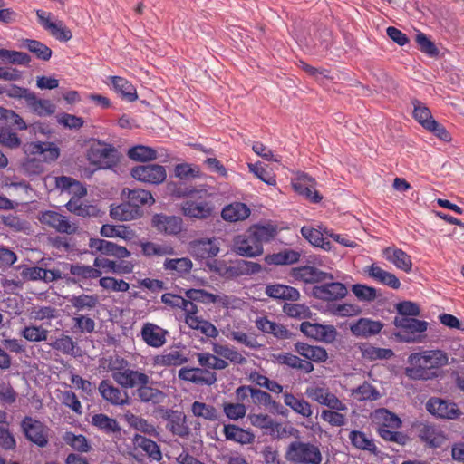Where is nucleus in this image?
Segmentation results:
<instances>
[{
  "label": "nucleus",
  "mask_w": 464,
  "mask_h": 464,
  "mask_svg": "<svg viewBox=\"0 0 464 464\" xmlns=\"http://www.w3.org/2000/svg\"><path fill=\"white\" fill-rule=\"evenodd\" d=\"M283 397L285 404L290 407L295 412L304 418H310L313 415L312 406L304 399H298L289 392H285Z\"/></svg>",
  "instance_id": "obj_46"
},
{
  "label": "nucleus",
  "mask_w": 464,
  "mask_h": 464,
  "mask_svg": "<svg viewBox=\"0 0 464 464\" xmlns=\"http://www.w3.org/2000/svg\"><path fill=\"white\" fill-rule=\"evenodd\" d=\"M315 180L305 173L298 174L292 181L295 191L314 203H317L322 199V197L315 189Z\"/></svg>",
  "instance_id": "obj_19"
},
{
  "label": "nucleus",
  "mask_w": 464,
  "mask_h": 464,
  "mask_svg": "<svg viewBox=\"0 0 464 464\" xmlns=\"http://www.w3.org/2000/svg\"><path fill=\"white\" fill-rule=\"evenodd\" d=\"M212 351L222 359L234 364L242 365L246 362V358L234 347L216 343H213Z\"/></svg>",
  "instance_id": "obj_41"
},
{
  "label": "nucleus",
  "mask_w": 464,
  "mask_h": 464,
  "mask_svg": "<svg viewBox=\"0 0 464 464\" xmlns=\"http://www.w3.org/2000/svg\"><path fill=\"white\" fill-rule=\"evenodd\" d=\"M30 110L38 116H50L55 112V105L49 100L39 99L32 92L26 102Z\"/></svg>",
  "instance_id": "obj_43"
},
{
  "label": "nucleus",
  "mask_w": 464,
  "mask_h": 464,
  "mask_svg": "<svg viewBox=\"0 0 464 464\" xmlns=\"http://www.w3.org/2000/svg\"><path fill=\"white\" fill-rule=\"evenodd\" d=\"M285 459L295 464H321L323 457L318 446L300 440L292 441L286 449Z\"/></svg>",
  "instance_id": "obj_3"
},
{
  "label": "nucleus",
  "mask_w": 464,
  "mask_h": 464,
  "mask_svg": "<svg viewBox=\"0 0 464 464\" xmlns=\"http://www.w3.org/2000/svg\"><path fill=\"white\" fill-rule=\"evenodd\" d=\"M98 389L102 397L113 405H124L128 403V394L111 384L109 381H102Z\"/></svg>",
  "instance_id": "obj_32"
},
{
  "label": "nucleus",
  "mask_w": 464,
  "mask_h": 464,
  "mask_svg": "<svg viewBox=\"0 0 464 464\" xmlns=\"http://www.w3.org/2000/svg\"><path fill=\"white\" fill-rule=\"evenodd\" d=\"M223 431L227 440L241 444L251 443L255 438L251 432L232 424L225 425Z\"/></svg>",
  "instance_id": "obj_47"
},
{
  "label": "nucleus",
  "mask_w": 464,
  "mask_h": 464,
  "mask_svg": "<svg viewBox=\"0 0 464 464\" xmlns=\"http://www.w3.org/2000/svg\"><path fill=\"white\" fill-rule=\"evenodd\" d=\"M191 412L195 417L209 421H217L219 419V413L213 405L198 401L192 403Z\"/></svg>",
  "instance_id": "obj_52"
},
{
  "label": "nucleus",
  "mask_w": 464,
  "mask_h": 464,
  "mask_svg": "<svg viewBox=\"0 0 464 464\" xmlns=\"http://www.w3.org/2000/svg\"><path fill=\"white\" fill-rule=\"evenodd\" d=\"M189 255L197 260L213 258L219 253V245L216 238H202L188 244Z\"/></svg>",
  "instance_id": "obj_15"
},
{
  "label": "nucleus",
  "mask_w": 464,
  "mask_h": 464,
  "mask_svg": "<svg viewBox=\"0 0 464 464\" xmlns=\"http://www.w3.org/2000/svg\"><path fill=\"white\" fill-rule=\"evenodd\" d=\"M302 236L307 239L313 246L321 247L324 250H330L332 244L324 234V230L322 232L319 229L304 226L301 228Z\"/></svg>",
  "instance_id": "obj_40"
},
{
  "label": "nucleus",
  "mask_w": 464,
  "mask_h": 464,
  "mask_svg": "<svg viewBox=\"0 0 464 464\" xmlns=\"http://www.w3.org/2000/svg\"><path fill=\"white\" fill-rule=\"evenodd\" d=\"M36 15L39 24L56 40L67 42L72 39V31L64 25L63 21L54 18L51 13L37 10Z\"/></svg>",
  "instance_id": "obj_8"
},
{
  "label": "nucleus",
  "mask_w": 464,
  "mask_h": 464,
  "mask_svg": "<svg viewBox=\"0 0 464 464\" xmlns=\"http://www.w3.org/2000/svg\"><path fill=\"white\" fill-rule=\"evenodd\" d=\"M22 430L27 440L44 448L48 444V428L41 421L25 417L21 423Z\"/></svg>",
  "instance_id": "obj_14"
},
{
  "label": "nucleus",
  "mask_w": 464,
  "mask_h": 464,
  "mask_svg": "<svg viewBox=\"0 0 464 464\" xmlns=\"http://www.w3.org/2000/svg\"><path fill=\"white\" fill-rule=\"evenodd\" d=\"M69 301L72 307L80 312L94 309L99 304V297L96 295L82 294L80 295H72Z\"/></svg>",
  "instance_id": "obj_57"
},
{
  "label": "nucleus",
  "mask_w": 464,
  "mask_h": 464,
  "mask_svg": "<svg viewBox=\"0 0 464 464\" xmlns=\"http://www.w3.org/2000/svg\"><path fill=\"white\" fill-rule=\"evenodd\" d=\"M167 420L166 428L174 435L180 438H187L189 433V427L187 424L186 415L180 411L169 410L164 415Z\"/></svg>",
  "instance_id": "obj_20"
},
{
  "label": "nucleus",
  "mask_w": 464,
  "mask_h": 464,
  "mask_svg": "<svg viewBox=\"0 0 464 464\" xmlns=\"http://www.w3.org/2000/svg\"><path fill=\"white\" fill-rule=\"evenodd\" d=\"M384 258L393 264L398 269L409 273L412 269V261L410 255L401 248L388 246L382 250Z\"/></svg>",
  "instance_id": "obj_24"
},
{
  "label": "nucleus",
  "mask_w": 464,
  "mask_h": 464,
  "mask_svg": "<svg viewBox=\"0 0 464 464\" xmlns=\"http://www.w3.org/2000/svg\"><path fill=\"white\" fill-rule=\"evenodd\" d=\"M38 220L44 227H49L62 234H74L78 227L63 214L54 210H45L38 214Z\"/></svg>",
  "instance_id": "obj_7"
},
{
  "label": "nucleus",
  "mask_w": 464,
  "mask_h": 464,
  "mask_svg": "<svg viewBox=\"0 0 464 464\" xmlns=\"http://www.w3.org/2000/svg\"><path fill=\"white\" fill-rule=\"evenodd\" d=\"M185 296L192 301L203 304H216L218 307L229 308L233 305L234 298L225 294L215 295L200 288H190L186 290Z\"/></svg>",
  "instance_id": "obj_12"
},
{
  "label": "nucleus",
  "mask_w": 464,
  "mask_h": 464,
  "mask_svg": "<svg viewBox=\"0 0 464 464\" xmlns=\"http://www.w3.org/2000/svg\"><path fill=\"white\" fill-rule=\"evenodd\" d=\"M383 328V324L370 318H360L350 324L353 335L359 338H368L378 334Z\"/></svg>",
  "instance_id": "obj_22"
},
{
  "label": "nucleus",
  "mask_w": 464,
  "mask_h": 464,
  "mask_svg": "<svg viewBox=\"0 0 464 464\" xmlns=\"http://www.w3.org/2000/svg\"><path fill=\"white\" fill-rule=\"evenodd\" d=\"M141 252L146 256H171L175 253L173 246L168 244H156L150 241H140Z\"/></svg>",
  "instance_id": "obj_48"
},
{
  "label": "nucleus",
  "mask_w": 464,
  "mask_h": 464,
  "mask_svg": "<svg viewBox=\"0 0 464 464\" xmlns=\"http://www.w3.org/2000/svg\"><path fill=\"white\" fill-rule=\"evenodd\" d=\"M154 227L160 232L169 235H177L181 231L182 220L177 217L156 215L153 218Z\"/></svg>",
  "instance_id": "obj_34"
},
{
  "label": "nucleus",
  "mask_w": 464,
  "mask_h": 464,
  "mask_svg": "<svg viewBox=\"0 0 464 464\" xmlns=\"http://www.w3.org/2000/svg\"><path fill=\"white\" fill-rule=\"evenodd\" d=\"M137 395L142 402L159 403L164 398L161 391L150 386L149 383L140 384L137 388Z\"/></svg>",
  "instance_id": "obj_59"
},
{
  "label": "nucleus",
  "mask_w": 464,
  "mask_h": 464,
  "mask_svg": "<svg viewBox=\"0 0 464 464\" xmlns=\"http://www.w3.org/2000/svg\"><path fill=\"white\" fill-rule=\"evenodd\" d=\"M142 214L140 208L131 205L128 200L118 206L112 207L110 211L111 217L115 220L128 221L140 218Z\"/></svg>",
  "instance_id": "obj_38"
},
{
  "label": "nucleus",
  "mask_w": 464,
  "mask_h": 464,
  "mask_svg": "<svg viewBox=\"0 0 464 464\" xmlns=\"http://www.w3.org/2000/svg\"><path fill=\"white\" fill-rule=\"evenodd\" d=\"M0 59L3 62L17 65H25L31 61L27 53L7 49H0Z\"/></svg>",
  "instance_id": "obj_63"
},
{
  "label": "nucleus",
  "mask_w": 464,
  "mask_h": 464,
  "mask_svg": "<svg viewBox=\"0 0 464 464\" xmlns=\"http://www.w3.org/2000/svg\"><path fill=\"white\" fill-rule=\"evenodd\" d=\"M426 408L430 413L440 418L455 419L459 416L457 405L440 398H430L426 404Z\"/></svg>",
  "instance_id": "obj_23"
},
{
  "label": "nucleus",
  "mask_w": 464,
  "mask_h": 464,
  "mask_svg": "<svg viewBox=\"0 0 464 464\" xmlns=\"http://www.w3.org/2000/svg\"><path fill=\"white\" fill-rule=\"evenodd\" d=\"M300 253L292 249H285L284 251L270 254L266 256L265 262L267 265L284 266L295 264L300 259Z\"/></svg>",
  "instance_id": "obj_42"
},
{
  "label": "nucleus",
  "mask_w": 464,
  "mask_h": 464,
  "mask_svg": "<svg viewBox=\"0 0 464 464\" xmlns=\"http://www.w3.org/2000/svg\"><path fill=\"white\" fill-rule=\"evenodd\" d=\"M349 440L352 445L361 450L369 451L372 454L378 453V449L374 440L369 438L364 432L360 430H352L349 433Z\"/></svg>",
  "instance_id": "obj_45"
},
{
  "label": "nucleus",
  "mask_w": 464,
  "mask_h": 464,
  "mask_svg": "<svg viewBox=\"0 0 464 464\" xmlns=\"http://www.w3.org/2000/svg\"><path fill=\"white\" fill-rule=\"evenodd\" d=\"M249 231L253 233L256 241L263 246L276 238L279 232L278 226L271 221L258 223L251 226Z\"/></svg>",
  "instance_id": "obj_28"
},
{
  "label": "nucleus",
  "mask_w": 464,
  "mask_h": 464,
  "mask_svg": "<svg viewBox=\"0 0 464 464\" xmlns=\"http://www.w3.org/2000/svg\"><path fill=\"white\" fill-rule=\"evenodd\" d=\"M328 312L337 317H353L359 315L362 313V309L357 304L344 303L330 305Z\"/></svg>",
  "instance_id": "obj_61"
},
{
  "label": "nucleus",
  "mask_w": 464,
  "mask_h": 464,
  "mask_svg": "<svg viewBox=\"0 0 464 464\" xmlns=\"http://www.w3.org/2000/svg\"><path fill=\"white\" fill-rule=\"evenodd\" d=\"M91 423L92 426L107 434L114 433L121 430L115 419L110 418L103 413L94 414L92 417Z\"/></svg>",
  "instance_id": "obj_53"
},
{
  "label": "nucleus",
  "mask_w": 464,
  "mask_h": 464,
  "mask_svg": "<svg viewBox=\"0 0 464 464\" xmlns=\"http://www.w3.org/2000/svg\"><path fill=\"white\" fill-rule=\"evenodd\" d=\"M373 416L378 427L399 429L401 426V419L386 409L376 410Z\"/></svg>",
  "instance_id": "obj_49"
},
{
  "label": "nucleus",
  "mask_w": 464,
  "mask_h": 464,
  "mask_svg": "<svg viewBox=\"0 0 464 464\" xmlns=\"http://www.w3.org/2000/svg\"><path fill=\"white\" fill-rule=\"evenodd\" d=\"M351 395L359 401H376L381 397L376 387L367 382L353 389Z\"/></svg>",
  "instance_id": "obj_56"
},
{
  "label": "nucleus",
  "mask_w": 464,
  "mask_h": 464,
  "mask_svg": "<svg viewBox=\"0 0 464 464\" xmlns=\"http://www.w3.org/2000/svg\"><path fill=\"white\" fill-rule=\"evenodd\" d=\"M366 272L370 277L379 284L392 289H399L401 286V282L394 274L382 269L375 264L367 266Z\"/></svg>",
  "instance_id": "obj_29"
},
{
  "label": "nucleus",
  "mask_w": 464,
  "mask_h": 464,
  "mask_svg": "<svg viewBox=\"0 0 464 464\" xmlns=\"http://www.w3.org/2000/svg\"><path fill=\"white\" fill-rule=\"evenodd\" d=\"M123 194L127 195V200L138 208L146 204L151 205L155 201L151 193L145 189H124Z\"/></svg>",
  "instance_id": "obj_54"
},
{
  "label": "nucleus",
  "mask_w": 464,
  "mask_h": 464,
  "mask_svg": "<svg viewBox=\"0 0 464 464\" xmlns=\"http://www.w3.org/2000/svg\"><path fill=\"white\" fill-rule=\"evenodd\" d=\"M413 118L424 128L427 129L430 121H434L430 109L420 101L413 100Z\"/></svg>",
  "instance_id": "obj_62"
},
{
  "label": "nucleus",
  "mask_w": 464,
  "mask_h": 464,
  "mask_svg": "<svg viewBox=\"0 0 464 464\" xmlns=\"http://www.w3.org/2000/svg\"><path fill=\"white\" fill-rule=\"evenodd\" d=\"M232 251L240 256L253 258L261 256L264 248L256 241L253 233L248 229L246 233L234 237Z\"/></svg>",
  "instance_id": "obj_10"
},
{
  "label": "nucleus",
  "mask_w": 464,
  "mask_h": 464,
  "mask_svg": "<svg viewBox=\"0 0 464 464\" xmlns=\"http://www.w3.org/2000/svg\"><path fill=\"white\" fill-rule=\"evenodd\" d=\"M295 351L311 362L321 363L328 359L327 351L318 345H310L306 343L297 342L295 343Z\"/></svg>",
  "instance_id": "obj_26"
},
{
  "label": "nucleus",
  "mask_w": 464,
  "mask_h": 464,
  "mask_svg": "<svg viewBox=\"0 0 464 464\" xmlns=\"http://www.w3.org/2000/svg\"><path fill=\"white\" fill-rule=\"evenodd\" d=\"M250 213L251 210L246 204L234 202L222 209L221 216L226 221L237 222L246 219L250 216Z\"/></svg>",
  "instance_id": "obj_36"
},
{
  "label": "nucleus",
  "mask_w": 464,
  "mask_h": 464,
  "mask_svg": "<svg viewBox=\"0 0 464 464\" xmlns=\"http://www.w3.org/2000/svg\"><path fill=\"white\" fill-rule=\"evenodd\" d=\"M69 266L71 275L74 276L72 279H67L68 281L77 283L90 279L99 278L102 271L95 267L94 266H86L82 264H65Z\"/></svg>",
  "instance_id": "obj_33"
},
{
  "label": "nucleus",
  "mask_w": 464,
  "mask_h": 464,
  "mask_svg": "<svg viewBox=\"0 0 464 464\" xmlns=\"http://www.w3.org/2000/svg\"><path fill=\"white\" fill-rule=\"evenodd\" d=\"M89 246L93 252H99L102 255L115 256L119 259L126 258L130 256V252L125 246H118L105 239L91 238Z\"/></svg>",
  "instance_id": "obj_21"
},
{
  "label": "nucleus",
  "mask_w": 464,
  "mask_h": 464,
  "mask_svg": "<svg viewBox=\"0 0 464 464\" xmlns=\"http://www.w3.org/2000/svg\"><path fill=\"white\" fill-rule=\"evenodd\" d=\"M283 311L289 317L296 319H309L313 315L311 309L303 304H285Z\"/></svg>",
  "instance_id": "obj_64"
},
{
  "label": "nucleus",
  "mask_w": 464,
  "mask_h": 464,
  "mask_svg": "<svg viewBox=\"0 0 464 464\" xmlns=\"http://www.w3.org/2000/svg\"><path fill=\"white\" fill-rule=\"evenodd\" d=\"M161 302L171 308H179L184 312L185 324L193 330L198 331L208 338H217L219 334L218 328L209 321L198 316V308L195 301L171 293L161 295Z\"/></svg>",
  "instance_id": "obj_2"
},
{
  "label": "nucleus",
  "mask_w": 464,
  "mask_h": 464,
  "mask_svg": "<svg viewBox=\"0 0 464 464\" xmlns=\"http://www.w3.org/2000/svg\"><path fill=\"white\" fill-rule=\"evenodd\" d=\"M300 330L305 336L325 343H333L338 335L336 328L332 324H322L308 321L301 324Z\"/></svg>",
  "instance_id": "obj_9"
},
{
  "label": "nucleus",
  "mask_w": 464,
  "mask_h": 464,
  "mask_svg": "<svg viewBox=\"0 0 464 464\" xmlns=\"http://www.w3.org/2000/svg\"><path fill=\"white\" fill-rule=\"evenodd\" d=\"M23 46L43 61H48L53 53L52 50L46 44L37 40L25 39L23 42Z\"/></svg>",
  "instance_id": "obj_60"
},
{
  "label": "nucleus",
  "mask_w": 464,
  "mask_h": 464,
  "mask_svg": "<svg viewBox=\"0 0 464 464\" xmlns=\"http://www.w3.org/2000/svg\"><path fill=\"white\" fill-rule=\"evenodd\" d=\"M87 160L97 169H111L117 165L119 157L117 150L111 145L94 141L87 150Z\"/></svg>",
  "instance_id": "obj_4"
},
{
  "label": "nucleus",
  "mask_w": 464,
  "mask_h": 464,
  "mask_svg": "<svg viewBox=\"0 0 464 464\" xmlns=\"http://www.w3.org/2000/svg\"><path fill=\"white\" fill-rule=\"evenodd\" d=\"M120 373L114 381L122 388L132 389L138 388L140 384L150 383V377L146 373L130 367Z\"/></svg>",
  "instance_id": "obj_27"
},
{
  "label": "nucleus",
  "mask_w": 464,
  "mask_h": 464,
  "mask_svg": "<svg viewBox=\"0 0 464 464\" xmlns=\"http://www.w3.org/2000/svg\"><path fill=\"white\" fill-rule=\"evenodd\" d=\"M110 82L114 90L121 94L123 99L129 102L137 100L138 95L136 89L129 81L120 76H111Z\"/></svg>",
  "instance_id": "obj_44"
},
{
  "label": "nucleus",
  "mask_w": 464,
  "mask_h": 464,
  "mask_svg": "<svg viewBox=\"0 0 464 464\" xmlns=\"http://www.w3.org/2000/svg\"><path fill=\"white\" fill-rule=\"evenodd\" d=\"M133 443L136 450H140L152 460L160 461L162 459L160 446L150 439L141 435H135Z\"/></svg>",
  "instance_id": "obj_39"
},
{
  "label": "nucleus",
  "mask_w": 464,
  "mask_h": 464,
  "mask_svg": "<svg viewBox=\"0 0 464 464\" xmlns=\"http://www.w3.org/2000/svg\"><path fill=\"white\" fill-rule=\"evenodd\" d=\"M305 395L313 401L332 410L348 411L343 402L324 382H314L305 389Z\"/></svg>",
  "instance_id": "obj_5"
},
{
  "label": "nucleus",
  "mask_w": 464,
  "mask_h": 464,
  "mask_svg": "<svg viewBox=\"0 0 464 464\" xmlns=\"http://www.w3.org/2000/svg\"><path fill=\"white\" fill-rule=\"evenodd\" d=\"M127 154L130 160L140 162L152 161L158 158V152L155 149L144 145L131 147Z\"/></svg>",
  "instance_id": "obj_51"
},
{
  "label": "nucleus",
  "mask_w": 464,
  "mask_h": 464,
  "mask_svg": "<svg viewBox=\"0 0 464 464\" xmlns=\"http://www.w3.org/2000/svg\"><path fill=\"white\" fill-rule=\"evenodd\" d=\"M168 332L152 323H146L141 329V338L150 347L159 348L165 344Z\"/></svg>",
  "instance_id": "obj_25"
},
{
  "label": "nucleus",
  "mask_w": 464,
  "mask_h": 464,
  "mask_svg": "<svg viewBox=\"0 0 464 464\" xmlns=\"http://www.w3.org/2000/svg\"><path fill=\"white\" fill-rule=\"evenodd\" d=\"M276 362L281 365H285L291 369L301 370L305 373L314 371V364L306 360H303L297 355L290 353H280L275 355Z\"/></svg>",
  "instance_id": "obj_31"
},
{
  "label": "nucleus",
  "mask_w": 464,
  "mask_h": 464,
  "mask_svg": "<svg viewBox=\"0 0 464 464\" xmlns=\"http://www.w3.org/2000/svg\"><path fill=\"white\" fill-rule=\"evenodd\" d=\"M130 174L134 179L152 185L161 184L167 177L165 167L158 164L136 166L131 169Z\"/></svg>",
  "instance_id": "obj_11"
},
{
  "label": "nucleus",
  "mask_w": 464,
  "mask_h": 464,
  "mask_svg": "<svg viewBox=\"0 0 464 464\" xmlns=\"http://www.w3.org/2000/svg\"><path fill=\"white\" fill-rule=\"evenodd\" d=\"M348 290L341 282H322L312 288V295L319 300L334 302L344 298Z\"/></svg>",
  "instance_id": "obj_13"
},
{
  "label": "nucleus",
  "mask_w": 464,
  "mask_h": 464,
  "mask_svg": "<svg viewBox=\"0 0 464 464\" xmlns=\"http://www.w3.org/2000/svg\"><path fill=\"white\" fill-rule=\"evenodd\" d=\"M178 376L180 380L190 382L197 385L210 386L217 382V375L214 372L203 368L179 369Z\"/></svg>",
  "instance_id": "obj_16"
},
{
  "label": "nucleus",
  "mask_w": 464,
  "mask_h": 464,
  "mask_svg": "<svg viewBox=\"0 0 464 464\" xmlns=\"http://www.w3.org/2000/svg\"><path fill=\"white\" fill-rule=\"evenodd\" d=\"M24 150L29 155H38L44 161L50 162L58 159L59 148L53 142L32 141L24 144Z\"/></svg>",
  "instance_id": "obj_18"
},
{
  "label": "nucleus",
  "mask_w": 464,
  "mask_h": 464,
  "mask_svg": "<svg viewBox=\"0 0 464 464\" xmlns=\"http://www.w3.org/2000/svg\"><path fill=\"white\" fill-rule=\"evenodd\" d=\"M197 358L200 366L205 368L224 370L228 366V362L216 353H199L197 354Z\"/></svg>",
  "instance_id": "obj_58"
},
{
  "label": "nucleus",
  "mask_w": 464,
  "mask_h": 464,
  "mask_svg": "<svg viewBox=\"0 0 464 464\" xmlns=\"http://www.w3.org/2000/svg\"><path fill=\"white\" fill-rule=\"evenodd\" d=\"M394 325L403 333L411 334L424 333L428 328L426 321L405 316H396L394 318Z\"/></svg>",
  "instance_id": "obj_37"
},
{
  "label": "nucleus",
  "mask_w": 464,
  "mask_h": 464,
  "mask_svg": "<svg viewBox=\"0 0 464 464\" xmlns=\"http://www.w3.org/2000/svg\"><path fill=\"white\" fill-rule=\"evenodd\" d=\"M265 294L270 298L285 301H297L300 298V293L296 288L283 284L267 285Z\"/></svg>",
  "instance_id": "obj_30"
},
{
  "label": "nucleus",
  "mask_w": 464,
  "mask_h": 464,
  "mask_svg": "<svg viewBox=\"0 0 464 464\" xmlns=\"http://www.w3.org/2000/svg\"><path fill=\"white\" fill-rule=\"evenodd\" d=\"M188 361V357L179 351L173 350L167 353L155 356L154 364L158 366H179Z\"/></svg>",
  "instance_id": "obj_50"
},
{
  "label": "nucleus",
  "mask_w": 464,
  "mask_h": 464,
  "mask_svg": "<svg viewBox=\"0 0 464 464\" xmlns=\"http://www.w3.org/2000/svg\"><path fill=\"white\" fill-rule=\"evenodd\" d=\"M193 263L188 257L167 258L163 263V268L168 274L176 276H184L190 273Z\"/></svg>",
  "instance_id": "obj_35"
},
{
  "label": "nucleus",
  "mask_w": 464,
  "mask_h": 464,
  "mask_svg": "<svg viewBox=\"0 0 464 464\" xmlns=\"http://www.w3.org/2000/svg\"><path fill=\"white\" fill-rule=\"evenodd\" d=\"M291 276L295 279L306 284L322 283L333 280L332 274L323 272L316 267L304 266L292 268Z\"/></svg>",
  "instance_id": "obj_17"
},
{
  "label": "nucleus",
  "mask_w": 464,
  "mask_h": 464,
  "mask_svg": "<svg viewBox=\"0 0 464 464\" xmlns=\"http://www.w3.org/2000/svg\"><path fill=\"white\" fill-rule=\"evenodd\" d=\"M405 374L411 380L429 381L438 377V371L449 364L448 353L440 349L413 353L407 359Z\"/></svg>",
  "instance_id": "obj_1"
},
{
  "label": "nucleus",
  "mask_w": 464,
  "mask_h": 464,
  "mask_svg": "<svg viewBox=\"0 0 464 464\" xmlns=\"http://www.w3.org/2000/svg\"><path fill=\"white\" fill-rule=\"evenodd\" d=\"M420 438L429 446L433 448L440 447L445 440V437L442 432L430 425H424L420 429Z\"/></svg>",
  "instance_id": "obj_55"
},
{
  "label": "nucleus",
  "mask_w": 464,
  "mask_h": 464,
  "mask_svg": "<svg viewBox=\"0 0 464 464\" xmlns=\"http://www.w3.org/2000/svg\"><path fill=\"white\" fill-rule=\"evenodd\" d=\"M201 194L198 190H190L182 194L188 198L181 205L182 213L185 216L199 219L211 216L213 210L211 204L203 198Z\"/></svg>",
  "instance_id": "obj_6"
}]
</instances>
